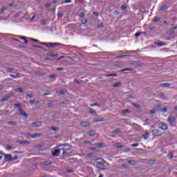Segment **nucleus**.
Here are the masks:
<instances>
[{"label": "nucleus", "instance_id": "obj_1", "mask_svg": "<svg viewBox=\"0 0 177 177\" xmlns=\"http://www.w3.org/2000/svg\"><path fill=\"white\" fill-rule=\"evenodd\" d=\"M64 146H67L68 148H64L63 147V145H60L59 146V147H62V148H57V149H55L53 153V156L57 157V156L60 154V152L62 151V150L64 151L62 154L63 156H64V154L67 153V150H70V149H71V146L68 144H65Z\"/></svg>", "mask_w": 177, "mask_h": 177}, {"label": "nucleus", "instance_id": "obj_2", "mask_svg": "<svg viewBox=\"0 0 177 177\" xmlns=\"http://www.w3.org/2000/svg\"><path fill=\"white\" fill-rule=\"evenodd\" d=\"M106 165H109V163L106 162L104 160L100 158L97 159L96 167L99 169H103L104 171L107 169V167Z\"/></svg>", "mask_w": 177, "mask_h": 177}, {"label": "nucleus", "instance_id": "obj_3", "mask_svg": "<svg viewBox=\"0 0 177 177\" xmlns=\"http://www.w3.org/2000/svg\"><path fill=\"white\" fill-rule=\"evenodd\" d=\"M12 96H13V93H9L8 94H6V96L1 100V102L2 103H3V102H8L9 99L12 97Z\"/></svg>", "mask_w": 177, "mask_h": 177}, {"label": "nucleus", "instance_id": "obj_4", "mask_svg": "<svg viewBox=\"0 0 177 177\" xmlns=\"http://www.w3.org/2000/svg\"><path fill=\"white\" fill-rule=\"evenodd\" d=\"M41 45H46L48 48H53V46H57L59 44L57 43H45V42H40Z\"/></svg>", "mask_w": 177, "mask_h": 177}, {"label": "nucleus", "instance_id": "obj_5", "mask_svg": "<svg viewBox=\"0 0 177 177\" xmlns=\"http://www.w3.org/2000/svg\"><path fill=\"white\" fill-rule=\"evenodd\" d=\"M158 128H160V129H162L163 131H167L168 129V126H167V124H162V123H159L158 124Z\"/></svg>", "mask_w": 177, "mask_h": 177}, {"label": "nucleus", "instance_id": "obj_6", "mask_svg": "<svg viewBox=\"0 0 177 177\" xmlns=\"http://www.w3.org/2000/svg\"><path fill=\"white\" fill-rule=\"evenodd\" d=\"M152 133H153V135H154L155 136H161V135H162V134L161 133V131H160V130H158V129H153V130L152 131Z\"/></svg>", "mask_w": 177, "mask_h": 177}, {"label": "nucleus", "instance_id": "obj_7", "mask_svg": "<svg viewBox=\"0 0 177 177\" xmlns=\"http://www.w3.org/2000/svg\"><path fill=\"white\" fill-rule=\"evenodd\" d=\"M41 125H42V122H35L31 124V126L33 127L34 128L41 127Z\"/></svg>", "mask_w": 177, "mask_h": 177}, {"label": "nucleus", "instance_id": "obj_8", "mask_svg": "<svg viewBox=\"0 0 177 177\" xmlns=\"http://www.w3.org/2000/svg\"><path fill=\"white\" fill-rule=\"evenodd\" d=\"M159 86L160 88H169V86H171V84L170 83H162V84H160Z\"/></svg>", "mask_w": 177, "mask_h": 177}, {"label": "nucleus", "instance_id": "obj_9", "mask_svg": "<svg viewBox=\"0 0 177 177\" xmlns=\"http://www.w3.org/2000/svg\"><path fill=\"white\" fill-rule=\"evenodd\" d=\"M167 121L169 122V124H174V122L176 121L175 117L169 116L167 119Z\"/></svg>", "mask_w": 177, "mask_h": 177}, {"label": "nucleus", "instance_id": "obj_10", "mask_svg": "<svg viewBox=\"0 0 177 177\" xmlns=\"http://www.w3.org/2000/svg\"><path fill=\"white\" fill-rule=\"evenodd\" d=\"M30 104H38L39 103V100L37 98H35L33 100H30L29 101Z\"/></svg>", "mask_w": 177, "mask_h": 177}, {"label": "nucleus", "instance_id": "obj_11", "mask_svg": "<svg viewBox=\"0 0 177 177\" xmlns=\"http://www.w3.org/2000/svg\"><path fill=\"white\" fill-rule=\"evenodd\" d=\"M91 124L88 122L82 121L81 122V126L84 127V128H86V127H89Z\"/></svg>", "mask_w": 177, "mask_h": 177}, {"label": "nucleus", "instance_id": "obj_12", "mask_svg": "<svg viewBox=\"0 0 177 177\" xmlns=\"http://www.w3.org/2000/svg\"><path fill=\"white\" fill-rule=\"evenodd\" d=\"M87 134L88 136H95V135H96V131H95V130H91L88 131Z\"/></svg>", "mask_w": 177, "mask_h": 177}, {"label": "nucleus", "instance_id": "obj_13", "mask_svg": "<svg viewBox=\"0 0 177 177\" xmlns=\"http://www.w3.org/2000/svg\"><path fill=\"white\" fill-rule=\"evenodd\" d=\"M11 78H14L15 80L17 78H21V75H20V73H17L16 75H10Z\"/></svg>", "mask_w": 177, "mask_h": 177}, {"label": "nucleus", "instance_id": "obj_14", "mask_svg": "<svg viewBox=\"0 0 177 177\" xmlns=\"http://www.w3.org/2000/svg\"><path fill=\"white\" fill-rule=\"evenodd\" d=\"M14 107H17L19 109H18V111H23V110H21V104L19 103V104H14Z\"/></svg>", "mask_w": 177, "mask_h": 177}, {"label": "nucleus", "instance_id": "obj_15", "mask_svg": "<svg viewBox=\"0 0 177 177\" xmlns=\"http://www.w3.org/2000/svg\"><path fill=\"white\" fill-rule=\"evenodd\" d=\"M20 145H22V146H26V145H30V142L27 140H21L19 142Z\"/></svg>", "mask_w": 177, "mask_h": 177}, {"label": "nucleus", "instance_id": "obj_16", "mask_svg": "<svg viewBox=\"0 0 177 177\" xmlns=\"http://www.w3.org/2000/svg\"><path fill=\"white\" fill-rule=\"evenodd\" d=\"M143 138H144L145 140H147V139H149V138H150V133L147 131L145 133V134L143 136Z\"/></svg>", "mask_w": 177, "mask_h": 177}, {"label": "nucleus", "instance_id": "obj_17", "mask_svg": "<svg viewBox=\"0 0 177 177\" xmlns=\"http://www.w3.org/2000/svg\"><path fill=\"white\" fill-rule=\"evenodd\" d=\"M19 39H22L24 41V44H28V40H27V37L24 36H19Z\"/></svg>", "mask_w": 177, "mask_h": 177}, {"label": "nucleus", "instance_id": "obj_18", "mask_svg": "<svg viewBox=\"0 0 177 177\" xmlns=\"http://www.w3.org/2000/svg\"><path fill=\"white\" fill-rule=\"evenodd\" d=\"M127 162L130 165H136V164H138V162L136 160H129Z\"/></svg>", "mask_w": 177, "mask_h": 177}, {"label": "nucleus", "instance_id": "obj_19", "mask_svg": "<svg viewBox=\"0 0 177 177\" xmlns=\"http://www.w3.org/2000/svg\"><path fill=\"white\" fill-rule=\"evenodd\" d=\"M19 115H23L24 117H26V118H27V117H28V115H27V113H26L24 111H19L18 112Z\"/></svg>", "mask_w": 177, "mask_h": 177}, {"label": "nucleus", "instance_id": "obj_20", "mask_svg": "<svg viewBox=\"0 0 177 177\" xmlns=\"http://www.w3.org/2000/svg\"><path fill=\"white\" fill-rule=\"evenodd\" d=\"M6 161H10L12 160V155H5Z\"/></svg>", "mask_w": 177, "mask_h": 177}, {"label": "nucleus", "instance_id": "obj_21", "mask_svg": "<svg viewBox=\"0 0 177 177\" xmlns=\"http://www.w3.org/2000/svg\"><path fill=\"white\" fill-rule=\"evenodd\" d=\"M39 136H41V134L38 133L32 134V139H36L37 138H39Z\"/></svg>", "mask_w": 177, "mask_h": 177}, {"label": "nucleus", "instance_id": "obj_22", "mask_svg": "<svg viewBox=\"0 0 177 177\" xmlns=\"http://www.w3.org/2000/svg\"><path fill=\"white\" fill-rule=\"evenodd\" d=\"M115 146L118 149H122V147H124V145H122L121 142L115 144Z\"/></svg>", "mask_w": 177, "mask_h": 177}, {"label": "nucleus", "instance_id": "obj_23", "mask_svg": "<svg viewBox=\"0 0 177 177\" xmlns=\"http://www.w3.org/2000/svg\"><path fill=\"white\" fill-rule=\"evenodd\" d=\"M160 20H161V18L158 17H155L153 19V21L154 23H157L158 21H160Z\"/></svg>", "mask_w": 177, "mask_h": 177}, {"label": "nucleus", "instance_id": "obj_24", "mask_svg": "<svg viewBox=\"0 0 177 177\" xmlns=\"http://www.w3.org/2000/svg\"><path fill=\"white\" fill-rule=\"evenodd\" d=\"M157 45H158V46H165V45H167V44H165L162 41H158Z\"/></svg>", "mask_w": 177, "mask_h": 177}, {"label": "nucleus", "instance_id": "obj_25", "mask_svg": "<svg viewBox=\"0 0 177 177\" xmlns=\"http://www.w3.org/2000/svg\"><path fill=\"white\" fill-rule=\"evenodd\" d=\"M15 92H17V93H23V89L21 88H15Z\"/></svg>", "mask_w": 177, "mask_h": 177}, {"label": "nucleus", "instance_id": "obj_26", "mask_svg": "<svg viewBox=\"0 0 177 177\" xmlns=\"http://www.w3.org/2000/svg\"><path fill=\"white\" fill-rule=\"evenodd\" d=\"M127 9H128V6H127V4H124L121 6V10H127Z\"/></svg>", "mask_w": 177, "mask_h": 177}, {"label": "nucleus", "instance_id": "obj_27", "mask_svg": "<svg viewBox=\"0 0 177 177\" xmlns=\"http://www.w3.org/2000/svg\"><path fill=\"white\" fill-rule=\"evenodd\" d=\"M81 21H82V24H84V26H86V24L88 23V19H82Z\"/></svg>", "mask_w": 177, "mask_h": 177}, {"label": "nucleus", "instance_id": "obj_28", "mask_svg": "<svg viewBox=\"0 0 177 177\" xmlns=\"http://www.w3.org/2000/svg\"><path fill=\"white\" fill-rule=\"evenodd\" d=\"M124 71H133V68H127L122 70V72H124Z\"/></svg>", "mask_w": 177, "mask_h": 177}, {"label": "nucleus", "instance_id": "obj_29", "mask_svg": "<svg viewBox=\"0 0 177 177\" xmlns=\"http://www.w3.org/2000/svg\"><path fill=\"white\" fill-rule=\"evenodd\" d=\"M25 136H26V138H31L32 139V134H30L28 132L25 133Z\"/></svg>", "mask_w": 177, "mask_h": 177}, {"label": "nucleus", "instance_id": "obj_30", "mask_svg": "<svg viewBox=\"0 0 177 177\" xmlns=\"http://www.w3.org/2000/svg\"><path fill=\"white\" fill-rule=\"evenodd\" d=\"M142 34H143V32H138L135 34V37H140V35H142Z\"/></svg>", "mask_w": 177, "mask_h": 177}, {"label": "nucleus", "instance_id": "obj_31", "mask_svg": "<svg viewBox=\"0 0 177 177\" xmlns=\"http://www.w3.org/2000/svg\"><path fill=\"white\" fill-rule=\"evenodd\" d=\"M121 132V130L118 129L113 131V133H120Z\"/></svg>", "mask_w": 177, "mask_h": 177}, {"label": "nucleus", "instance_id": "obj_32", "mask_svg": "<svg viewBox=\"0 0 177 177\" xmlns=\"http://www.w3.org/2000/svg\"><path fill=\"white\" fill-rule=\"evenodd\" d=\"M8 125H16V122H13V121L8 122Z\"/></svg>", "mask_w": 177, "mask_h": 177}, {"label": "nucleus", "instance_id": "obj_33", "mask_svg": "<svg viewBox=\"0 0 177 177\" xmlns=\"http://www.w3.org/2000/svg\"><path fill=\"white\" fill-rule=\"evenodd\" d=\"M51 129L54 131H59V128L56 127H51Z\"/></svg>", "mask_w": 177, "mask_h": 177}, {"label": "nucleus", "instance_id": "obj_34", "mask_svg": "<svg viewBox=\"0 0 177 177\" xmlns=\"http://www.w3.org/2000/svg\"><path fill=\"white\" fill-rule=\"evenodd\" d=\"M88 156L90 158H95V155H93V153H88Z\"/></svg>", "mask_w": 177, "mask_h": 177}, {"label": "nucleus", "instance_id": "obj_35", "mask_svg": "<svg viewBox=\"0 0 177 177\" xmlns=\"http://www.w3.org/2000/svg\"><path fill=\"white\" fill-rule=\"evenodd\" d=\"M12 71H13L12 68H7L6 72L7 73H12Z\"/></svg>", "mask_w": 177, "mask_h": 177}, {"label": "nucleus", "instance_id": "obj_36", "mask_svg": "<svg viewBox=\"0 0 177 177\" xmlns=\"http://www.w3.org/2000/svg\"><path fill=\"white\" fill-rule=\"evenodd\" d=\"M167 157L169 158V160H172L174 156L172 155V153H169L167 155Z\"/></svg>", "mask_w": 177, "mask_h": 177}, {"label": "nucleus", "instance_id": "obj_37", "mask_svg": "<svg viewBox=\"0 0 177 177\" xmlns=\"http://www.w3.org/2000/svg\"><path fill=\"white\" fill-rule=\"evenodd\" d=\"M7 8L6 7H2L1 9V12L3 13V12H5V10H6Z\"/></svg>", "mask_w": 177, "mask_h": 177}, {"label": "nucleus", "instance_id": "obj_38", "mask_svg": "<svg viewBox=\"0 0 177 177\" xmlns=\"http://www.w3.org/2000/svg\"><path fill=\"white\" fill-rule=\"evenodd\" d=\"M133 106L134 107H136V109H139V107H140V106H139V104H135V103H133Z\"/></svg>", "mask_w": 177, "mask_h": 177}, {"label": "nucleus", "instance_id": "obj_39", "mask_svg": "<svg viewBox=\"0 0 177 177\" xmlns=\"http://www.w3.org/2000/svg\"><path fill=\"white\" fill-rule=\"evenodd\" d=\"M59 95H64V93H66L63 90H60L59 92H58Z\"/></svg>", "mask_w": 177, "mask_h": 177}, {"label": "nucleus", "instance_id": "obj_40", "mask_svg": "<svg viewBox=\"0 0 177 177\" xmlns=\"http://www.w3.org/2000/svg\"><path fill=\"white\" fill-rule=\"evenodd\" d=\"M106 77H117V75H115V74H109V75H106Z\"/></svg>", "mask_w": 177, "mask_h": 177}, {"label": "nucleus", "instance_id": "obj_41", "mask_svg": "<svg viewBox=\"0 0 177 177\" xmlns=\"http://www.w3.org/2000/svg\"><path fill=\"white\" fill-rule=\"evenodd\" d=\"M85 16V13H84V12H80V14H79V17H84Z\"/></svg>", "mask_w": 177, "mask_h": 177}, {"label": "nucleus", "instance_id": "obj_42", "mask_svg": "<svg viewBox=\"0 0 177 177\" xmlns=\"http://www.w3.org/2000/svg\"><path fill=\"white\" fill-rule=\"evenodd\" d=\"M93 15L94 16H95V17H99V13H97V12H93Z\"/></svg>", "mask_w": 177, "mask_h": 177}, {"label": "nucleus", "instance_id": "obj_43", "mask_svg": "<svg viewBox=\"0 0 177 177\" xmlns=\"http://www.w3.org/2000/svg\"><path fill=\"white\" fill-rule=\"evenodd\" d=\"M48 56H51L52 57H56V54H52L51 53H49Z\"/></svg>", "mask_w": 177, "mask_h": 177}, {"label": "nucleus", "instance_id": "obj_44", "mask_svg": "<svg viewBox=\"0 0 177 177\" xmlns=\"http://www.w3.org/2000/svg\"><path fill=\"white\" fill-rule=\"evenodd\" d=\"M165 9H167V6H162L160 8V10H165Z\"/></svg>", "mask_w": 177, "mask_h": 177}, {"label": "nucleus", "instance_id": "obj_45", "mask_svg": "<svg viewBox=\"0 0 177 177\" xmlns=\"http://www.w3.org/2000/svg\"><path fill=\"white\" fill-rule=\"evenodd\" d=\"M104 26L102 23L98 24V28H103Z\"/></svg>", "mask_w": 177, "mask_h": 177}, {"label": "nucleus", "instance_id": "obj_46", "mask_svg": "<svg viewBox=\"0 0 177 177\" xmlns=\"http://www.w3.org/2000/svg\"><path fill=\"white\" fill-rule=\"evenodd\" d=\"M31 41H32L33 42H39V40L37 39H32L30 38Z\"/></svg>", "mask_w": 177, "mask_h": 177}, {"label": "nucleus", "instance_id": "obj_47", "mask_svg": "<svg viewBox=\"0 0 177 177\" xmlns=\"http://www.w3.org/2000/svg\"><path fill=\"white\" fill-rule=\"evenodd\" d=\"M138 146H139V144H138V143L131 145V147H138Z\"/></svg>", "mask_w": 177, "mask_h": 177}, {"label": "nucleus", "instance_id": "obj_48", "mask_svg": "<svg viewBox=\"0 0 177 177\" xmlns=\"http://www.w3.org/2000/svg\"><path fill=\"white\" fill-rule=\"evenodd\" d=\"M102 143H98V144H95V146H97V147H102Z\"/></svg>", "mask_w": 177, "mask_h": 177}, {"label": "nucleus", "instance_id": "obj_49", "mask_svg": "<svg viewBox=\"0 0 177 177\" xmlns=\"http://www.w3.org/2000/svg\"><path fill=\"white\" fill-rule=\"evenodd\" d=\"M27 96H28V97H34V94H32V93H30V94H27Z\"/></svg>", "mask_w": 177, "mask_h": 177}, {"label": "nucleus", "instance_id": "obj_50", "mask_svg": "<svg viewBox=\"0 0 177 177\" xmlns=\"http://www.w3.org/2000/svg\"><path fill=\"white\" fill-rule=\"evenodd\" d=\"M120 85H121V83L118 82V83H115V84H113V86H120Z\"/></svg>", "mask_w": 177, "mask_h": 177}, {"label": "nucleus", "instance_id": "obj_51", "mask_svg": "<svg viewBox=\"0 0 177 177\" xmlns=\"http://www.w3.org/2000/svg\"><path fill=\"white\" fill-rule=\"evenodd\" d=\"M6 149H8V150H11L12 149V147H10V145H7L6 146Z\"/></svg>", "mask_w": 177, "mask_h": 177}, {"label": "nucleus", "instance_id": "obj_52", "mask_svg": "<svg viewBox=\"0 0 177 177\" xmlns=\"http://www.w3.org/2000/svg\"><path fill=\"white\" fill-rule=\"evenodd\" d=\"M63 70H64V68H57V71H63Z\"/></svg>", "mask_w": 177, "mask_h": 177}, {"label": "nucleus", "instance_id": "obj_53", "mask_svg": "<svg viewBox=\"0 0 177 177\" xmlns=\"http://www.w3.org/2000/svg\"><path fill=\"white\" fill-rule=\"evenodd\" d=\"M34 20H35V15H33V16L30 18V21H34Z\"/></svg>", "mask_w": 177, "mask_h": 177}, {"label": "nucleus", "instance_id": "obj_54", "mask_svg": "<svg viewBox=\"0 0 177 177\" xmlns=\"http://www.w3.org/2000/svg\"><path fill=\"white\" fill-rule=\"evenodd\" d=\"M41 24H42L43 26H45V24H46V20H42V21H41Z\"/></svg>", "mask_w": 177, "mask_h": 177}, {"label": "nucleus", "instance_id": "obj_55", "mask_svg": "<svg viewBox=\"0 0 177 177\" xmlns=\"http://www.w3.org/2000/svg\"><path fill=\"white\" fill-rule=\"evenodd\" d=\"M91 107H94V106H99V104H97V103L95 104H90Z\"/></svg>", "mask_w": 177, "mask_h": 177}, {"label": "nucleus", "instance_id": "obj_56", "mask_svg": "<svg viewBox=\"0 0 177 177\" xmlns=\"http://www.w3.org/2000/svg\"><path fill=\"white\" fill-rule=\"evenodd\" d=\"M130 99H135V95L132 94L129 95Z\"/></svg>", "mask_w": 177, "mask_h": 177}, {"label": "nucleus", "instance_id": "obj_57", "mask_svg": "<svg viewBox=\"0 0 177 177\" xmlns=\"http://www.w3.org/2000/svg\"><path fill=\"white\" fill-rule=\"evenodd\" d=\"M32 47L33 48H42L41 46H37V45H33Z\"/></svg>", "mask_w": 177, "mask_h": 177}, {"label": "nucleus", "instance_id": "obj_58", "mask_svg": "<svg viewBox=\"0 0 177 177\" xmlns=\"http://www.w3.org/2000/svg\"><path fill=\"white\" fill-rule=\"evenodd\" d=\"M47 106H48V107H52V106H53V104L50 102V103L47 104Z\"/></svg>", "mask_w": 177, "mask_h": 177}, {"label": "nucleus", "instance_id": "obj_59", "mask_svg": "<svg viewBox=\"0 0 177 177\" xmlns=\"http://www.w3.org/2000/svg\"><path fill=\"white\" fill-rule=\"evenodd\" d=\"M65 3H71V0H65Z\"/></svg>", "mask_w": 177, "mask_h": 177}, {"label": "nucleus", "instance_id": "obj_60", "mask_svg": "<svg viewBox=\"0 0 177 177\" xmlns=\"http://www.w3.org/2000/svg\"><path fill=\"white\" fill-rule=\"evenodd\" d=\"M94 121H95V122H100V121H102V120H97V118H95V119H94Z\"/></svg>", "mask_w": 177, "mask_h": 177}, {"label": "nucleus", "instance_id": "obj_61", "mask_svg": "<svg viewBox=\"0 0 177 177\" xmlns=\"http://www.w3.org/2000/svg\"><path fill=\"white\" fill-rule=\"evenodd\" d=\"M84 143H86V145H91V141L86 140L84 142Z\"/></svg>", "mask_w": 177, "mask_h": 177}, {"label": "nucleus", "instance_id": "obj_62", "mask_svg": "<svg viewBox=\"0 0 177 177\" xmlns=\"http://www.w3.org/2000/svg\"><path fill=\"white\" fill-rule=\"evenodd\" d=\"M124 151H131V149H129V148H126V149H124Z\"/></svg>", "mask_w": 177, "mask_h": 177}, {"label": "nucleus", "instance_id": "obj_63", "mask_svg": "<svg viewBox=\"0 0 177 177\" xmlns=\"http://www.w3.org/2000/svg\"><path fill=\"white\" fill-rule=\"evenodd\" d=\"M56 76L55 75H50V78H55Z\"/></svg>", "mask_w": 177, "mask_h": 177}, {"label": "nucleus", "instance_id": "obj_64", "mask_svg": "<svg viewBox=\"0 0 177 177\" xmlns=\"http://www.w3.org/2000/svg\"><path fill=\"white\" fill-rule=\"evenodd\" d=\"M168 109L167 108H163L162 111H167Z\"/></svg>", "mask_w": 177, "mask_h": 177}]
</instances>
